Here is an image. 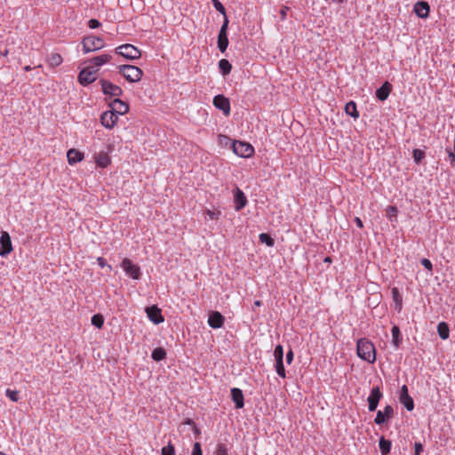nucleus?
I'll return each instance as SVG.
<instances>
[{
    "instance_id": "09e8293b",
    "label": "nucleus",
    "mask_w": 455,
    "mask_h": 455,
    "mask_svg": "<svg viewBox=\"0 0 455 455\" xmlns=\"http://www.w3.org/2000/svg\"><path fill=\"white\" fill-rule=\"evenodd\" d=\"M421 264H422V266H423L425 268H427V270H429V271H432V269H433V265H432V262H431L429 259H423L421 260Z\"/></svg>"
},
{
    "instance_id": "e433bc0d",
    "label": "nucleus",
    "mask_w": 455,
    "mask_h": 455,
    "mask_svg": "<svg viewBox=\"0 0 455 455\" xmlns=\"http://www.w3.org/2000/svg\"><path fill=\"white\" fill-rule=\"evenodd\" d=\"M425 156V152L421 149L416 148L412 151V156L416 164L421 163Z\"/></svg>"
},
{
    "instance_id": "79ce46f5",
    "label": "nucleus",
    "mask_w": 455,
    "mask_h": 455,
    "mask_svg": "<svg viewBox=\"0 0 455 455\" xmlns=\"http://www.w3.org/2000/svg\"><path fill=\"white\" fill-rule=\"evenodd\" d=\"M275 360L283 359V348L282 345H277L274 350Z\"/></svg>"
},
{
    "instance_id": "f8f14e48",
    "label": "nucleus",
    "mask_w": 455,
    "mask_h": 455,
    "mask_svg": "<svg viewBox=\"0 0 455 455\" xmlns=\"http://www.w3.org/2000/svg\"><path fill=\"white\" fill-rule=\"evenodd\" d=\"M394 416V409L391 405H386L384 411H379L377 412L374 422L380 426L387 422Z\"/></svg>"
},
{
    "instance_id": "de8ad7c7",
    "label": "nucleus",
    "mask_w": 455,
    "mask_h": 455,
    "mask_svg": "<svg viewBox=\"0 0 455 455\" xmlns=\"http://www.w3.org/2000/svg\"><path fill=\"white\" fill-rule=\"evenodd\" d=\"M206 214L212 219V220H217L219 218V216L220 215V211H211V210H207L206 211Z\"/></svg>"
},
{
    "instance_id": "13d9d810",
    "label": "nucleus",
    "mask_w": 455,
    "mask_h": 455,
    "mask_svg": "<svg viewBox=\"0 0 455 455\" xmlns=\"http://www.w3.org/2000/svg\"><path fill=\"white\" fill-rule=\"evenodd\" d=\"M261 304H262V302H261L260 300H256V301H254V306H255V307H260V306H261Z\"/></svg>"
},
{
    "instance_id": "8fccbe9b",
    "label": "nucleus",
    "mask_w": 455,
    "mask_h": 455,
    "mask_svg": "<svg viewBox=\"0 0 455 455\" xmlns=\"http://www.w3.org/2000/svg\"><path fill=\"white\" fill-rule=\"evenodd\" d=\"M448 152V157L450 164L452 167L455 168V154L451 149H446Z\"/></svg>"
},
{
    "instance_id": "5fc2aeb1",
    "label": "nucleus",
    "mask_w": 455,
    "mask_h": 455,
    "mask_svg": "<svg viewBox=\"0 0 455 455\" xmlns=\"http://www.w3.org/2000/svg\"><path fill=\"white\" fill-rule=\"evenodd\" d=\"M97 261H98L99 266L101 267H104L107 265L104 258L99 257L97 259Z\"/></svg>"
},
{
    "instance_id": "69168bd1",
    "label": "nucleus",
    "mask_w": 455,
    "mask_h": 455,
    "mask_svg": "<svg viewBox=\"0 0 455 455\" xmlns=\"http://www.w3.org/2000/svg\"><path fill=\"white\" fill-rule=\"evenodd\" d=\"M0 455H6L4 452L0 451Z\"/></svg>"
},
{
    "instance_id": "4468645a",
    "label": "nucleus",
    "mask_w": 455,
    "mask_h": 455,
    "mask_svg": "<svg viewBox=\"0 0 455 455\" xmlns=\"http://www.w3.org/2000/svg\"><path fill=\"white\" fill-rule=\"evenodd\" d=\"M146 312L149 320L156 324H159L164 321V318L162 315L160 308H158L157 306L156 305L148 307L146 308Z\"/></svg>"
},
{
    "instance_id": "0eeeda50",
    "label": "nucleus",
    "mask_w": 455,
    "mask_h": 455,
    "mask_svg": "<svg viewBox=\"0 0 455 455\" xmlns=\"http://www.w3.org/2000/svg\"><path fill=\"white\" fill-rule=\"evenodd\" d=\"M100 83L101 84V90L105 95L118 97L123 94V90L120 86L105 79H101Z\"/></svg>"
},
{
    "instance_id": "7c9ffc66",
    "label": "nucleus",
    "mask_w": 455,
    "mask_h": 455,
    "mask_svg": "<svg viewBox=\"0 0 455 455\" xmlns=\"http://www.w3.org/2000/svg\"><path fill=\"white\" fill-rule=\"evenodd\" d=\"M166 356V352L163 347H156L153 350L151 357L156 362L164 360Z\"/></svg>"
},
{
    "instance_id": "c85d7f7f",
    "label": "nucleus",
    "mask_w": 455,
    "mask_h": 455,
    "mask_svg": "<svg viewBox=\"0 0 455 455\" xmlns=\"http://www.w3.org/2000/svg\"><path fill=\"white\" fill-rule=\"evenodd\" d=\"M392 333V343L397 348L402 341L401 331L398 326L394 325L391 329Z\"/></svg>"
},
{
    "instance_id": "9b49d317",
    "label": "nucleus",
    "mask_w": 455,
    "mask_h": 455,
    "mask_svg": "<svg viewBox=\"0 0 455 455\" xmlns=\"http://www.w3.org/2000/svg\"><path fill=\"white\" fill-rule=\"evenodd\" d=\"M91 67L88 66L83 68L78 75V82L82 85H88L96 80L95 71H91Z\"/></svg>"
},
{
    "instance_id": "603ef678",
    "label": "nucleus",
    "mask_w": 455,
    "mask_h": 455,
    "mask_svg": "<svg viewBox=\"0 0 455 455\" xmlns=\"http://www.w3.org/2000/svg\"><path fill=\"white\" fill-rule=\"evenodd\" d=\"M288 10H289V8L287 6H283L280 10V15H281V20H284L286 19Z\"/></svg>"
},
{
    "instance_id": "a19ab883",
    "label": "nucleus",
    "mask_w": 455,
    "mask_h": 455,
    "mask_svg": "<svg viewBox=\"0 0 455 455\" xmlns=\"http://www.w3.org/2000/svg\"><path fill=\"white\" fill-rule=\"evenodd\" d=\"M397 208L395 206H388L387 209V217L390 220H393V218H396V215H397Z\"/></svg>"
},
{
    "instance_id": "20e7f679",
    "label": "nucleus",
    "mask_w": 455,
    "mask_h": 455,
    "mask_svg": "<svg viewBox=\"0 0 455 455\" xmlns=\"http://www.w3.org/2000/svg\"><path fill=\"white\" fill-rule=\"evenodd\" d=\"M116 53L123 56L127 60H138L141 56L140 51L132 44H125L116 49Z\"/></svg>"
},
{
    "instance_id": "1a4fd4ad",
    "label": "nucleus",
    "mask_w": 455,
    "mask_h": 455,
    "mask_svg": "<svg viewBox=\"0 0 455 455\" xmlns=\"http://www.w3.org/2000/svg\"><path fill=\"white\" fill-rule=\"evenodd\" d=\"M12 251L11 236L8 232L2 231L0 237V256L5 257Z\"/></svg>"
},
{
    "instance_id": "412c9836",
    "label": "nucleus",
    "mask_w": 455,
    "mask_h": 455,
    "mask_svg": "<svg viewBox=\"0 0 455 455\" xmlns=\"http://www.w3.org/2000/svg\"><path fill=\"white\" fill-rule=\"evenodd\" d=\"M392 90V85L388 82H385L376 91V97L378 100L384 101L387 99Z\"/></svg>"
},
{
    "instance_id": "dca6fc26",
    "label": "nucleus",
    "mask_w": 455,
    "mask_h": 455,
    "mask_svg": "<svg viewBox=\"0 0 455 455\" xmlns=\"http://www.w3.org/2000/svg\"><path fill=\"white\" fill-rule=\"evenodd\" d=\"M109 107L117 116L124 115L129 111V105L120 99H115Z\"/></svg>"
},
{
    "instance_id": "2eb2a0df",
    "label": "nucleus",
    "mask_w": 455,
    "mask_h": 455,
    "mask_svg": "<svg viewBox=\"0 0 455 455\" xmlns=\"http://www.w3.org/2000/svg\"><path fill=\"white\" fill-rule=\"evenodd\" d=\"M400 402L403 404L407 411H411L414 409V402L409 395L408 387L406 385H403L401 388Z\"/></svg>"
},
{
    "instance_id": "7ed1b4c3",
    "label": "nucleus",
    "mask_w": 455,
    "mask_h": 455,
    "mask_svg": "<svg viewBox=\"0 0 455 455\" xmlns=\"http://www.w3.org/2000/svg\"><path fill=\"white\" fill-rule=\"evenodd\" d=\"M82 44L83 50L85 53L100 50L105 45L103 39L95 36H85L83 39Z\"/></svg>"
},
{
    "instance_id": "bb28decb",
    "label": "nucleus",
    "mask_w": 455,
    "mask_h": 455,
    "mask_svg": "<svg viewBox=\"0 0 455 455\" xmlns=\"http://www.w3.org/2000/svg\"><path fill=\"white\" fill-rule=\"evenodd\" d=\"M218 48L221 52H225L228 46V34H218Z\"/></svg>"
},
{
    "instance_id": "f704fd0d",
    "label": "nucleus",
    "mask_w": 455,
    "mask_h": 455,
    "mask_svg": "<svg viewBox=\"0 0 455 455\" xmlns=\"http://www.w3.org/2000/svg\"><path fill=\"white\" fill-rule=\"evenodd\" d=\"M48 62L52 67H57L62 62V57L59 53H52L48 59Z\"/></svg>"
},
{
    "instance_id": "4d7b16f0",
    "label": "nucleus",
    "mask_w": 455,
    "mask_h": 455,
    "mask_svg": "<svg viewBox=\"0 0 455 455\" xmlns=\"http://www.w3.org/2000/svg\"><path fill=\"white\" fill-rule=\"evenodd\" d=\"M185 424H188V425H195L193 420L190 419H188L186 421H185Z\"/></svg>"
},
{
    "instance_id": "6e6d98bb",
    "label": "nucleus",
    "mask_w": 455,
    "mask_h": 455,
    "mask_svg": "<svg viewBox=\"0 0 455 455\" xmlns=\"http://www.w3.org/2000/svg\"><path fill=\"white\" fill-rule=\"evenodd\" d=\"M355 222L356 224V226L359 228H362L363 227V221L360 218L358 217H355Z\"/></svg>"
},
{
    "instance_id": "e2e57ef3",
    "label": "nucleus",
    "mask_w": 455,
    "mask_h": 455,
    "mask_svg": "<svg viewBox=\"0 0 455 455\" xmlns=\"http://www.w3.org/2000/svg\"><path fill=\"white\" fill-rule=\"evenodd\" d=\"M98 70H99L98 68H91V71H95V74L98 72Z\"/></svg>"
},
{
    "instance_id": "680f3d73",
    "label": "nucleus",
    "mask_w": 455,
    "mask_h": 455,
    "mask_svg": "<svg viewBox=\"0 0 455 455\" xmlns=\"http://www.w3.org/2000/svg\"><path fill=\"white\" fill-rule=\"evenodd\" d=\"M331 258H330V257H326V258L324 259V262H331Z\"/></svg>"
},
{
    "instance_id": "58836bf2",
    "label": "nucleus",
    "mask_w": 455,
    "mask_h": 455,
    "mask_svg": "<svg viewBox=\"0 0 455 455\" xmlns=\"http://www.w3.org/2000/svg\"><path fill=\"white\" fill-rule=\"evenodd\" d=\"M5 394L12 402H18L20 399L19 392L16 390L7 388Z\"/></svg>"
},
{
    "instance_id": "72a5a7b5",
    "label": "nucleus",
    "mask_w": 455,
    "mask_h": 455,
    "mask_svg": "<svg viewBox=\"0 0 455 455\" xmlns=\"http://www.w3.org/2000/svg\"><path fill=\"white\" fill-rule=\"evenodd\" d=\"M259 239L260 243H265L269 247H272L275 244V240L267 233H261L259 235Z\"/></svg>"
},
{
    "instance_id": "338daca9",
    "label": "nucleus",
    "mask_w": 455,
    "mask_h": 455,
    "mask_svg": "<svg viewBox=\"0 0 455 455\" xmlns=\"http://www.w3.org/2000/svg\"><path fill=\"white\" fill-rule=\"evenodd\" d=\"M454 151H455V139H454Z\"/></svg>"
},
{
    "instance_id": "6e6552de",
    "label": "nucleus",
    "mask_w": 455,
    "mask_h": 455,
    "mask_svg": "<svg viewBox=\"0 0 455 455\" xmlns=\"http://www.w3.org/2000/svg\"><path fill=\"white\" fill-rule=\"evenodd\" d=\"M382 396H383V395L380 391L379 387H374L371 390V394L367 398L368 409L370 411H376L378 404H379L380 399L382 398Z\"/></svg>"
},
{
    "instance_id": "f3484780",
    "label": "nucleus",
    "mask_w": 455,
    "mask_h": 455,
    "mask_svg": "<svg viewBox=\"0 0 455 455\" xmlns=\"http://www.w3.org/2000/svg\"><path fill=\"white\" fill-rule=\"evenodd\" d=\"M225 317L218 311H212L209 315L208 324L213 329L221 328L224 324Z\"/></svg>"
},
{
    "instance_id": "c03bdc74",
    "label": "nucleus",
    "mask_w": 455,
    "mask_h": 455,
    "mask_svg": "<svg viewBox=\"0 0 455 455\" xmlns=\"http://www.w3.org/2000/svg\"><path fill=\"white\" fill-rule=\"evenodd\" d=\"M192 455H203L201 444L197 442L193 445Z\"/></svg>"
},
{
    "instance_id": "b1692460",
    "label": "nucleus",
    "mask_w": 455,
    "mask_h": 455,
    "mask_svg": "<svg viewBox=\"0 0 455 455\" xmlns=\"http://www.w3.org/2000/svg\"><path fill=\"white\" fill-rule=\"evenodd\" d=\"M95 162L99 167L106 168L111 162L110 157L106 152H100L95 156Z\"/></svg>"
},
{
    "instance_id": "a18cd8bd",
    "label": "nucleus",
    "mask_w": 455,
    "mask_h": 455,
    "mask_svg": "<svg viewBox=\"0 0 455 455\" xmlns=\"http://www.w3.org/2000/svg\"><path fill=\"white\" fill-rule=\"evenodd\" d=\"M217 455H228V450L225 444L220 443L217 447Z\"/></svg>"
},
{
    "instance_id": "4c0bfd02",
    "label": "nucleus",
    "mask_w": 455,
    "mask_h": 455,
    "mask_svg": "<svg viewBox=\"0 0 455 455\" xmlns=\"http://www.w3.org/2000/svg\"><path fill=\"white\" fill-rule=\"evenodd\" d=\"M162 455H176L175 454V448L173 444L170 442L167 446H164L162 448L161 451Z\"/></svg>"
},
{
    "instance_id": "f257e3e1",
    "label": "nucleus",
    "mask_w": 455,
    "mask_h": 455,
    "mask_svg": "<svg viewBox=\"0 0 455 455\" xmlns=\"http://www.w3.org/2000/svg\"><path fill=\"white\" fill-rule=\"evenodd\" d=\"M357 355L370 363H373L376 361V350L373 343L365 338L358 339L356 346Z\"/></svg>"
},
{
    "instance_id": "473e14b6",
    "label": "nucleus",
    "mask_w": 455,
    "mask_h": 455,
    "mask_svg": "<svg viewBox=\"0 0 455 455\" xmlns=\"http://www.w3.org/2000/svg\"><path fill=\"white\" fill-rule=\"evenodd\" d=\"M275 361V368L276 373L281 378H283V379L286 378V372H285V369H284V365H283V359H277Z\"/></svg>"
},
{
    "instance_id": "37998d69",
    "label": "nucleus",
    "mask_w": 455,
    "mask_h": 455,
    "mask_svg": "<svg viewBox=\"0 0 455 455\" xmlns=\"http://www.w3.org/2000/svg\"><path fill=\"white\" fill-rule=\"evenodd\" d=\"M228 22L229 21L228 16L224 15V20L219 31L220 34H228Z\"/></svg>"
},
{
    "instance_id": "a878e982",
    "label": "nucleus",
    "mask_w": 455,
    "mask_h": 455,
    "mask_svg": "<svg viewBox=\"0 0 455 455\" xmlns=\"http://www.w3.org/2000/svg\"><path fill=\"white\" fill-rule=\"evenodd\" d=\"M437 332L442 339H447L450 336V328L448 323L441 322L437 325Z\"/></svg>"
},
{
    "instance_id": "423d86ee",
    "label": "nucleus",
    "mask_w": 455,
    "mask_h": 455,
    "mask_svg": "<svg viewBox=\"0 0 455 455\" xmlns=\"http://www.w3.org/2000/svg\"><path fill=\"white\" fill-rule=\"evenodd\" d=\"M122 267L132 279H140L141 275L140 268L138 265L133 264L131 259L127 258L124 259L122 261Z\"/></svg>"
},
{
    "instance_id": "a211bd4d",
    "label": "nucleus",
    "mask_w": 455,
    "mask_h": 455,
    "mask_svg": "<svg viewBox=\"0 0 455 455\" xmlns=\"http://www.w3.org/2000/svg\"><path fill=\"white\" fill-rule=\"evenodd\" d=\"M234 202L236 211L242 210L247 204V198L244 193L239 188H236L235 190Z\"/></svg>"
},
{
    "instance_id": "cd10ccee",
    "label": "nucleus",
    "mask_w": 455,
    "mask_h": 455,
    "mask_svg": "<svg viewBox=\"0 0 455 455\" xmlns=\"http://www.w3.org/2000/svg\"><path fill=\"white\" fill-rule=\"evenodd\" d=\"M218 66H219V69H220V73L223 76H228V74H230L231 69H232V65L230 64V62L228 60L221 59L219 61Z\"/></svg>"
},
{
    "instance_id": "0e129e2a",
    "label": "nucleus",
    "mask_w": 455,
    "mask_h": 455,
    "mask_svg": "<svg viewBox=\"0 0 455 455\" xmlns=\"http://www.w3.org/2000/svg\"><path fill=\"white\" fill-rule=\"evenodd\" d=\"M7 53H8V51H5V52H4V55L5 56V55H7Z\"/></svg>"
},
{
    "instance_id": "aec40b11",
    "label": "nucleus",
    "mask_w": 455,
    "mask_h": 455,
    "mask_svg": "<svg viewBox=\"0 0 455 455\" xmlns=\"http://www.w3.org/2000/svg\"><path fill=\"white\" fill-rule=\"evenodd\" d=\"M231 397L235 403L236 409H242L244 405V398L243 391L240 388L234 387L231 389Z\"/></svg>"
},
{
    "instance_id": "864d4df0",
    "label": "nucleus",
    "mask_w": 455,
    "mask_h": 455,
    "mask_svg": "<svg viewBox=\"0 0 455 455\" xmlns=\"http://www.w3.org/2000/svg\"><path fill=\"white\" fill-rule=\"evenodd\" d=\"M292 360H293V352H292V350H291V349H290V350L287 352V354H286V363H287L288 364H290V363H291Z\"/></svg>"
},
{
    "instance_id": "39448f33",
    "label": "nucleus",
    "mask_w": 455,
    "mask_h": 455,
    "mask_svg": "<svg viewBox=\"0 0 455 455\" xmlns=\"http://www.w3.org/2000/svg\"><path fill=\"white\" fill-rule=\"evenodd\" d=\"M233 152L238 156L247 158L253 155L254 148L253 147L244 141L235 140L232 144Z\"/></svg>"
},
{
    "instance_id": "9d476101",
    "label": "nucleus",
    "mask_w": 455,
    "mask_h": 455,
    "mask_svg": "<svg viewBox=\"0 0 455 455\" xmlns=\"http://www.w3.org/2000/svg\"><path fill=\"white\" fill-rule=\"evenodd\" d=\"M213 105L216 108L221 110L225 116H228L230 114V102L224 95H216L213 98Z\"/></svg>"
},
{
    "instance_id": "6ab92c4d",
    "label": "nucleus",
    "mask_w": 455,
    "mask_h": 455,
    "mask_svg": "<svg viewBox=\"0 0 455 455\" xmlns=\"http://www.w3.org/2000/svg\"><path fill=\"white\" fill-rule=\"evenodd\" d=\"M429 10H430L429 4L427 2H425V1L418 2V3H416V4L414 6L415 13L419 18H422V19L428 17Z\"/></svg>"
},
{
    "instance_id": "2f4dec72",
    "label": "nucleus",
    "mask_w": 455,
    "mask_h": 455,
    "mask_svg": "<svg viewBox=\"0 0 455 455\" xmlns=\"http://www.w3.org/2000/svg\"><path fill=\"white\" fill-rule=\"evenodd\" d=\"M391 292H392L393 299L395 302L396 307H397L398 311H400L402 309V301H403L402 295L400 294V291H399L398 288H396V287L392 288Z\"/></svg>"
},
{
    "instance_id": "f03ea898",
    "label": "nucleus",
    "mask_w": 455,
    "mask_h": 455,
    "mask_svg": "<svg viewBox=\"0 0 455 455\" xmlns=\"http://www.w3.org/2000/svg\"><path fill=\"white\" fill-rule=\"evenodd\" d=\"M117 68L119 73L130 83L139 82L143 76V71L133 65H120Z\"/></svg>"
},
{
    "instance_id": "393cba45",
    "label": "nucleus",
    "mask_w": 455,
    "mask_h": 455,
    "mask_svg": "<svg viewBox=\"0 0 455 455\" xmlns=\"http://www.w3.org/2000/svg\"><path fill=\"white\" fill-rule=\"evenodd\" d=\"M379 446L381 452V455H387L391 450V441L386 439L384 436H381L379 441Z\"/></svg>"
},
{
    "instance_id": "bf43d9fd",
    "label": "nucleus",
    "mask_w": 455,
    "mask_h": 455,
    "mask_svg": "<svg viewBox=\"0 0 455 455\" xmlns=\"http://www.w3.org/2000/svg\"><path fill=\"white\" fill-rule=\"evenodd\" d=\"M194 431L196 435H198L200 432H199V429L194 425Z\"/></svg>"
},
{
    "instance_id": "c756f323",
    "label": "nucleus",
    "mask_w": 455,
    "mask_h": 455,
    "mask_svg": "<svg viewBox=\"0 0 455 455\" xmlns=\"http://www.w3.org/2000/svg\"><path fill=\"white\" fill-rule=\"evenodd\" d=\"M345 112L347 115L357 118L359 116V113L356 108V104L354 101H349L345 106Z\"/></svg>"
},
{
    "instance_id": "49530a36",
    "label": "nucleus",
    "mask_w": 455,
    "mask_h": 455,
    "mask_svg": "<svg viewBox=\"0 0 455 455\" xmlns=\"http://www.w3.org/2000/svg\"><path fill=\"white\" fill-rule=\"evenodd\" d=\"M100 26V22L96 19H91L88 21V27L92 29L98 28Z\"/></svg>"
},
{
    "instance_id": "3c124183",
    "label": "nucleus",
    "mask_w": 455,
    "mask_h": 455,
    "mask_svg": "<svg viewBox=\"0 0 455 455\" xmlns=\"http://www.w3.org/2000/svg\"><path fill=\"white\" fill-rule=\"evenodd\" d=\"M423 451V445L421 443H415L414 444V453L415 455H420Z\"/></svg>"
},
{
    "instance_id": "4be33fe9",
    "label": "nucleus",
    "mask_w": 455,
    "mask_h": 455,
    "mask_svg": "<svg viewBox=\"0 0 455 455\" xmlns=\"http://www.w3.org/2000/svg\"><path fill=\"white\" fill-rule=\"evenodd\" d=\"M112 60V56L109 55V54H102V55H100V56H96L92 59H91L89 60V63H90V67L92 68H100V66H102L103 64L110 61Z\"/></svg>"
},
{
    "instance_id": "c9c22d12",
    "label": "nucleus",
    "mask_w": 455,
    "mask_h": 455,
    "mask_svg": "<svg viewBox=\"0 0 455 455\" xmlns=\"http://www.w3.org/2000/svg\"><path fill=\"white\" fill-rule=\"evenodd\" d=\"M104 318L100 314H96L92 317V324L100 329L103 326Z\"/></svg>"
},
{
    "instance_id": "052dcab7",
    "label": "nucleus",
    "mask_w": 455,
    "mask_h": 455,
    "mask_svg": "<svg viewBox=\"0 0 455 455\" xmlns=\"http://www.w3.org/2000/svg\"><path fill=\"white\" fill-rule=\"evenodd\" d=\"M24 70L25 71H29V70H31V67L30 66H26V67H24Z\"/></svg>"
},
{
    "instance_id": "ddd939ff",
    "label": "nucleus",
    "mask_w": 455,
    "mask_h": 455,
    "mask_svg": "<svg viewBox=\"0 0 455 455\" xmlns=\"http://www.w3.org/2000/svg\"><path fill=\"white\" fill-rule=\"evenodd\" d=\"M118 120V116L114 113L111 109L105 111L100 116L101 124L107 129H112Z\"/></svg>"
},
{
    "instance_id": "5701e85b",
    "label": "nucleus",
    "mask_w": 455,
    "mask_h": 455,
    "mask_svg": "<svg viewBox=\"0 0 455 455\" xmlns=\"http://www.w3.org/2000/svg\"><path fill=\"white\" fill-rule=\"evenodd\" d=\"M69 164H75L84 159V154L76 148H71L67 153Z\"/></svg>"
},
{
    "instance_id": "ea45409f",
    "label": "nucleus",
    "mask_w": 455,
    "mask_h": 455,
    "mask_svg": "<svg viewBox=\"0 0 455 455\" xmlns=\"http://www.w3.org/2000/svg\"><path fill=\"white\" fill-rule=\"evenodd\" d=\"M214 8L223 16L227 15L224 5L219 0H212Z\"/></svg>"
}]
</instances>
